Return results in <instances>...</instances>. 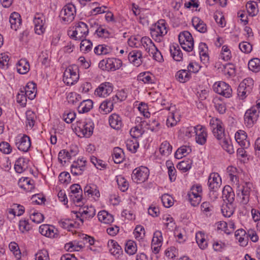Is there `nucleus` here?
I'll return each instance as SVG.
<instances>
[{
    "label": "nucleus",
    "mask_w": 260,
    "mask_h": 260,
    "mask_svg": "<svg viewBox=\"0 0 260 260\" xmlns=\"http://www.w3.org/2000/svg\"><path fill=\"white\" fill-rule=\"evenodd\" d=\"M78 67L76 65L71 66L64 72L63 81L68 85H72L77 82L79 75L78 73Z\"/></svg>",
    "instance_id": "nucleus-1"
},
{
    "label": "nucleus",
    "mask_w": 260,
    "mask_h": 260,
    "mask_svg": "<svg viewBox=\"0 0 260 260\" xmlns=\"http://www.w3.org/2000/svg\"><path fill=\"white\" fill-rule=\"evenodd\" d=\"M76 126L84 137L89 138L93 133L94 123L89 118L80 119L77 121Z\"/></svg>",
    "instance_id": "nucleus-2"
},
{
    "label": "nucleus",
    "mask_w": 260,
    "mask_h": 260,
    "mask_svg": "<svg viewBox=\"0 0 260 260\" xmlns=\"http://www.w3.org/2000/svg\"><path fill=\"white\" fill-rule=\"evenodd\" d=\"M76 8L72 4L65 5L60 12L59 17L61 22L69 23L73 21L76 14Z\"/></svg>",
    "instance_id": "nucleus-3"
},
{
    "label": "nucleus",
    "mask_w": 260,
    "mask_h": 260,
    "mask_svg": "<svg viewBox=\"0 0 260 260\" xmlns=\"http://www.w3.org/2000/svg\"><path fill=\"white\" fill-rule=\"evenodd\" d=\"M180 44L183 50L190 52L193 48V39L191 34L188 31L181 32L178 35Z\"/></svg>",
    "instance_id": "nucleus-4"
},
{
    "label": "nucleus",
    "mask_w": 260,
    "mask_h": 260,
    "mask_svg": "<svg viewBox=\"0 0 260 260\" xmlns=\"http://www.w3.org/2000/svg\"><path fill=\"white\" fill-rule=\"evenodd\" d=\"M150 30L152 37L155 40L159 41L160 37L164 36L168 32L165 20L164 19L158 20Z\"/></svg>",
    "instance_id": "nucleus-5"
},
{
    "label": "nucleus",
    "mask_w": 260,
    "mask_h": 260,
    "mask_svg": "<svg viewBox=\"0 0 260 260\" xmlns=\"http://www.w3.org/2000/svg\"><path fill=\"white\" fill-rule=\"evenodd\" d=\"M88 27L83 22H78L75 25V30L70 34L71 37L75 40H82L84 39L88 35Z\"/></svg>",
    "instance_id": "nucleus-6"
},
{
    "label": "nucleus",
    "mask_w": 260,
    "mask_h": 260,
    "mask_svg": "<svg viewBox=\"0 0 260 260\" xmlns=\"http://www.w3.org/2000/svg\"><path fill=\"white\" fill-rule=\"evenodd\" d=\"M212 133L215 138L220 141L225 138L224 128L222 122L217 118H212L210 121Z\"/></svg>",
    "instance_id": "nucleus-7"
},
{
    "label": "nucleus",
    "mask_w": 260,
    "mask_h": 260,
    "mask_svg": "<svg viewBox=\"0 0 260 260\" xmlns=\"http://www.w3.org/2000/svg\"><path fill=\"white\" fill-rule=\"evenodd\" d=\"M149 172L148 168L143 166L136 168L133 171L132 179L137 183L144 182L149 176Z\"/></svg>",
    "instance_id": "nucleus-8"
},
{
    "label": "nucleus",
    "mask_w": 260,
    "mask_h": 260,
    "mask_svg": "<svg viewBox=\"0 0 260 260\" xmlns=\"http://www.w3.org/2000/svg\"><path fill=\"white\" fill-rule=\"evenodd\" d=\"M258 111L253 108L246 110L244 116V124L248 128L252 127L256 122L259 117Z\"/></svg>",
    "instance_id": "nucleus-9"
},
{
    "label": "nucleus",
    "mask_w": 260,
    "mask_h": 260,
    "mask_svg": "<svg viewBox=\"0 0 260 260\" xmlns=\"http://www.w3.org/2000/svg\"><path fill=\"white\" fill-rule=\"evenodd\" d=\"M215 92L225 98H230L232 95V90L229 84L223 81L215 83L213 85Z\"/></svg>",
    "instance_id": "nucleus-10"
},
{
    "label": "nucleus",
    "mask_w": 260,
    "mask_h": 260,
    "mask_svg": "<svg viewBox=\"0 0 260 260\" xmlns=\"http://www.w3.org/2000/svg\"><path fill=\"white\" fill-rule=\"evenodd\" d=\"M95 209L93 206H85L76 212V217L83 223L84 219L88 220L92 218L95 215Z\"/></svg>",
    "instance_id": "nucleus-11"
},
{
    "label": "nucleus",
    "mask_w": 260,
    "mask_h": 260,
    "mask_svg": "<svg viewBox=\"0 0 260 260\" xmlns=\"http://www.w3.org/2000/svg\"><path fill=\"white\" fill-rule=\"evenodd\" d=\"M208 184L210 191H216L221 184V179L217 173H212L208 178Z\"/></svg>",
    "instance_id": "nucleus-12"
},
{
    "label": "nucleus",
    "mask_w": 260,
    "mask_h": 260,
    "mask_svg": "<svg viewBox=\"0 0 260 260\" xmlns=\"http://www.w3.org/2000/svg\"><path fill=\"white\" fill-rule=\"evenodd\" d=\"M45 21V17L42 14L37 13L35 15L34 23L35 32L38 35H42L45 31V28L44 26Z\"/></svg>",
    "instance_id": "nucleus-13"
},
{
    "label": "nucleus",
    "mask_w": 260,
    "mask_h": 260,
    "mask_svg": "<svg viewBox=\"0 0 260 260\" xmlns=\"http://www.w3.org/2000/svg\"><path fill=\"white\" fill-rule=\"evenodd\" d=\"M86 160L82 158L74 161L71 167V172L73 175L78 176L83 174L86 166Z\"/></svg>",
    "instance_id": "nucleus-14"
},
{
    "label": "nucleus",
    "mask_w": 260,
    "mask_h": 260,
    "mask_svg": "<svg viewBox=\"0 0 260 260\" xmlns=\"http://www.w3.org/2000/svg\"><path fill=\"white\" fill-rule=\"evenodd\" d=\"M113 86L109 82L102 83L95 90L94 94L100 97L105 98L113 91Z\"/></svg>",
    "instance_id": "nucleus-15"
},
{
    "label": "nucleus",
    "mask_w": 260,
    "mask_h": 260,
    "mask_svg": "<svg viewBox=\"0 0 260 260\" xmlns=\"http://www.w3.org/2000/svg\"><path fill=\"white\" fill-rule=\"evenodd\" d=\"M253 184L250 182H246L244 183L241 189V203L246 205L249 201L250 192L252 191Z\"/></svg>",
    "instance_id": "nucleus-16"
},
{
    "label": "nucleus",
    "mask_w": 260,
    "mask_h": 260,
    "mask_svg": "<svg viewBox=\"0 0 260 260\" xmlns=\"http://www.w3.org/2000/svg\"><path fill=\"white\" fill-rule=\"evenodd\" d=\"M16 145L20 151L27 152L31 145L29 137L26 135H24L21 138L18 137L16 139Z\"/></svg>",
    "instance_id": "nucleus-17"
},
{
    "label": "nucleus",
    "mask_w": 260,
    "mask_h": 260,
    "mask_svg": "<svg viewBox=\"0 0 260 260\" xmlns=\"http://www.w3.org/2000/svg\"><path fill=\"white\" fill-rule=\"evenodd\" d=\"M196 141L201 145H204L207 141V133L205 127L198 125V128L196 133Z\"/></svg>",
    "instance_id": "nucleus-18"
},
{
    "label": "nucleus",
    "mask_w": 260,
    "mask_h": 260,
    "mask_svg": "<svg viewBox=\"0 0 260 260\" xmlns=\"http://www.w3.org/2000/svg\"><path fill=\"white\" fill-rule=\"evenodd\" d=\"M128 60L134 66H140L142 63V52L139 50H133L128 54Z\"/></svg>",
    "instance_id": "nucleus-19"
},
{
    "label": "nucleus",
    "mask_w": 260,
    "mask_h": 260,
    "mask_svg": "<svg viewBox=\"0 0 260 260\" xmlns=\"http://www.w3.org/2000/svg\"><path fill=\"white\" fill-rule=\"evenodd\" d=\"M70 189L72 193L71 197L73 198V201L76 203H79L81 201L82 190L80 186L78 184H73L71 186Z\"/></svg>",
    "instance_id": "nucleus-20"
},
{
    "label": "nucleus",
    "mask_w": 260,
    "mask_h": 260,
    "mask_svg": "<svg viewBox=\"0 0 260 260\" xmlns=\"http://www.w3.org/2000/svg\"><path fill=\"white\" fill-rule=\"evenodd\" d=\"M246 133L243 131H239L235 134V140L241 146L247 148L250 145L248 140H247Z\"/></svg>",
    "instance_id": "nucleus-21"
},
{
    "label": "nucleus",
    "mask_w": 260,
    "mask_h": 260,
    "mask_svg": "<svg viewBox=\"0 0 260 260\" xmlns=\"http://www.w3.org/2000/svg\"><path fill=\"white\" fill-rule=\"evenodd\" d=\"M109 122L111 127L115 129H119L122 126L121 117L116 113H113L109 116Z\"/></svg>",
    "instance_id": "nucleus-22"
},
{
    "label": "nucleus",
    "mask_w": 260,
    "mask_h": 260,
    "mask_svg": "<svg viewBox=\"0 0 260 260\" xmlns=\"http://www.w3.org/2000/svg\"><path fill=\"white\" fill-rule=\"evenodd\" d=\"M20 91L21 93H24L29 99L32 100L36 96V85L32 82H28L24 88V91Z\"/></svg>",
    "instance_id": "nucleus-23"
},
{
    "label": "nucleus",
    "mask_w": 260,
    "mask_h": 260,
    "mask_svg": "<svg viewBox=\"0 0 260 260\" xmlns=\"http://www.w3.org/2000/svg\"><path fill=\"white\" fill-rule=\"evenodd\" d=\"M9 22L11 28L17 30L22 22L20 15L17 12L12 13L10 16Z\"/></svg>",
    "instance_id": "nucleus-24"
},
{
    "label": "nucleus",
    "mask_w": 260,
    "mask_h": 260,
    "mask_svg": "<svg viewBox=\"0 0 260 260\" xmlns=\"http://www.w3.org/2000/svg\"><path fill=\"white\" fill-rule=\"evenodd\" d=\"M141 43L145 48V50L150 55V52H153L154 50H156V47L148 37H142L141 39Z\"/></svg>",
    "instance_id": "nucleus-25"
},
{
    "label": "nucleus",
    "mask_w": 260,
    "mask_h": 260,
    "mask_svg": "<svg viewBox=\"0 0 260 260\" xmlns=\"http://www.w3.org/2000/svg\"><path fill=\"white\" fill-rule=\"evenodd\" d=\"M28 168V160L24 158H19L15 162L14 169L18 173H21Z\"/></svg>",
    "instance_id": "nucleus-26"
},
{
    "label": "nucleus",
    "mask_w": 260,
    "mask_h": 260,
    "mask_svg": "<svg viewBox=\"0 0 260 260\" xmlns=\"http://www.w3.org/2000/svg\"><path fill=\"white\" fill-rule=\"evenodd\" d=\"M222 198L227 202L233 203L235 200V194L233 189L229 185L225 186L222 190Z\"/></svg>",
    "instance_id": "nucleus-27"
},
{
    "label": "nucleus",
    "mask_w": 260,
    "mask_h": 260,
    "mask_svg": "<svg viewBox=\"0 0 260 260\" xmlns=\"http://www.w3.org/2000/svg\"><path fill=\"white\" fill-rule=\"evenodd\" d=\"M108 247L110 252L113 255L119 256L122 252L121 247L118 243L113 240H110L108 242Z\"/></svg>",
    "instance_id": "nucleus-28"
},
{
    "label": "nucleus",
    "mask_w": 260,
    "mask_h": 260,
    "mask_svg": "<svg viewBox=\"0 0 260 260\" xmlns=\"http://www.w3.org/2000/svg\"><path fill=\"white\" fill-rule=\"evenodd\" d=\"M122 61L118 58H109L107 59L108 71H114L119 69L122 66Z\"/></svg>",
    "instance_id": "nucleus-29"
},
{
    "label": "nucleus",
    "mask_w": 260,
    "mask_h": 260,
    "mask_svg": "<svg viewBox=\"0 0 260 260\" xmlns=\"http://www.w3.org/2000/svg\"><path fill=\"white\" fill-rule=\"evenodd\" d=\"M192 23L194 27L199 32L204 33L207 31L206 24L198 17L192 19Z\"/></svg>",
    "instance_id": "nucleus-30"
},
{
    "label": "nucleus",
    "mask_w": 260,
    "mask_h": 260,
    "mask_svg": "<svg viewBox=\"0 0 260 260\" xmlns=\"http://www.w3.org/2000/svg\"><path fill=\"white\" fill-rule=\"evenodd\" d=\"M221 210L224 216L230 217L234 212L235 206L233 203L226 202L225 204H223Z\"/></svg>",
    "instance_id": "nucleus-31"
},
{
    "label": "nucleus",
    "mask_w": 260,
    "mask_h": 260,
    "mask_svg": "<svg viewBox=\"0 0 260 260\" xmlns=\"http://www.w3.org/2000/svg\"><path fill=\"white\" fill-rule=\"evenodd\" d=\"M84 193L87 195H91L94 200H96L95 198H99L100 197V194L99 190L97 189V187L94 184H90L89 185H86L84 189Z\"/></svg>",
    "instance_id": "nucleus-32"
},
{
    "label": "nucleus",
    "mask_w": 260,
    "mask_h": 260,
    "mask_svg": "<svg viewBox=\"0 0 260 260\" xmlns=\"http://www.w3.org/2000/svg\"><path fill=\"white\" fill-rule=\"evenodd\" d=\"M93 107V102L91 100H87L80 103L78 107V111L80 113L89 112Z\"/></svg>",
    "instance_id": "nucleus-33"
},
{
    "label": "nucleus",
    "mask_w": 260,
    "mask_h": 260,
    "mask_svg": "<svg viewBox=\"0 0 260 260\" xmlns=\"http://www.w3.org/2000/svg\"><path fill=\"white\" fill-rule=\"evenodd\" d=\"M170 51L173 59L177 61L182 59V53L178 45H172L170 47Z\"/></svg>",
    "instance_id": "nucleus-34"
},
{
    "label": "nucleus",
    "mask_w": 260,
    "mask_h": 260,
    "mask_svg": "<svg viewBox=\"0 0 260 260\" xmlns=\"http://www.w3.org/2000/svg\"><path fill=\"white\" fill-rule=\"evenodd\" d=\"M17 70L20 74H25L29 70V64L25 59H21L17 64Z\"/></svg>",
    "instance_id": "nucleus-35"
},
{
    "label": "nucleus",
    "mask_w": 260,
    "mask_h": 260,
    "mask_svg": "<svg viewBox=\"0 0 260 260\" xmlns=\"http://www.w3.org/2000/svg\"><path fill=\"white\" fill-rule=\"evenodd\" d=\"M113 109L112 102L111 99L106 100L103 102L100 105L99 110L103 114H106L110 113Z\"/></svg>",
    "instance_id": "nucleus-36"
},
{
    "label": "nucleus",
    "mask_w": 260,
    "mask_h": 260,
    "mask_svg": "<svg viewBox=\"0 0 260 260\" xmlns=\"http://www.w3.org/2000/svg\"><path fill=\"white\" fill-rule=\"evenodd\" d=\"M138 80L145 84H152L154 83V77L149 72H143L138 75Z\"/></svg>",
    "instance_id": "nucleus-37"
},
{
    "label": "nucleus",
    "mask_w": 260,
    "mask_h": 260,
    "mask_svg": "<svg viewBox=\"0 0 260 260\" xmlns=\"http://www.w3.org/2000/svg\"><path fill=\"white\" fill-rule=\"evenodd\" d=\"M175 78L180 83H185L189 80L190 74L186 70H181L176 73Z\"/></svg>",
    "instance_id": "nucleus-38"
},
{
    "label": "nucleus",
    "mask_w": 260,
    "mask_h": 260,
    "mask_svg": "<svg viewBox=\"0 0 260 260\" xmlns=\"http://www.w3.org/2000/svg\"><path fill=\"white\" fill-rule=\"evenodd\" d=\"M250 88L244 86L243 84H240L237 89V94L241 100L245 99L251 92Z\"/></svg>",
    "instance_id": "nucleus-39"
},
{
    "label": "nucleus",
    "mask_w": 260,
    "mask_h": 260,
    "mask_svg": "<svg viewBox=\"0 0 260 260\" xmlns=\"http://www.w3.org/2000/svg\"><path fill=\"white\" fill-rule=\"evenodd\" d=\"M219 141L222 148L228 153L230 154L234 153L233 146L231 144V140H229V138L225 137Z\"/></svg>",
    "instance_id": "nucleus-40"
},
{
    "label": "nucleus",
    "mask_w": 260,
    "mask_h": 260,
    "mask_svg": "<svg viewBox=\"0 0 260 260\" xmlns=\"http://www.w3.org/2000/svg\"><path fill=\"white\" fill-rule=\"evenodd\" d=\"M113 159L115 163L120 164L123 159V152L119 147H115L113 151Z\"/></svg>",
    "instance_id": "nucleus-41"
},
{
    "label": "nucleus",
    "mask_w": 260,
    "mask_h": 260,
    "mask_svg": "<svg viewBox=\"0 0 260 260\" xmlns=\"http://www.w3.org/2000/svg\"><path fill=\"white\" fill-rule=\"evenodd\" d=\"M172 151V147L170 143L165 141L163 142L159 147V152L162 155L168 156Z\"/></svg>",
    "instance_id": "nucleus-42"
},
{
    "label": "nucleus",
    "mask_w": 260,
    "mask_h": 260,
    "mask_svg": "<svg viewBox=\"0 0 260 260\" xmlns=\"http://www.w3.org/2000/svg\"><path fill=\"white\" fill-rule=\"evenodd\" d=\"M191 149L189 146H183L179 148L175 153V157L177 159H180L190 153Z\"/></svg>",
    "instance_id": "nucleus-43"
},
{
    "label": "nucleus",
    "mask_w": 260,
    "mask_h": 260,
    "mask_svg": "<svg viewBox=\"0 0 260 260\" xmlns=\"http://www.w3.org/2000/svg\"><path fill=\"white\" fill-rule=\"evenodd\" d=\"M26 126L31 128L35 125V119L36 118V114L32 111H27L26 112Z\"/></svg>",
    "instance_id": "nucleus-44"
},
{
    "label": "nucleus",
    "mask_w": 260,
    "mask_h": 260,
    "mask_svg": "<svg viewBox=\"0 0 260 260\" xmlns=\"http://www.w3.org/2000/svg\"><path fill=\"white\" fill-rule=\"evenodd\" d=\"M248 65L249 69L254 72L260 71V59L259 58H255L251 59Z\"/></svg>",
    "instance_id": "nucleus-45"
},
{
    "label": "nucleus",
    "mask_w": 260,
    "mask_h": 260,
    "mask_svg": "<svg viewBox=\"0 0 260 260\" xmlns=\"http://www.w3.org/2000/svg\"><path fill=\"white\" fill-rule=\"evenodd\" d=\"M137 250V244L134 241L129 240L126 242L125 251L127 254L133 255L136 252Z\"/></svg>",
    "instance_id": "nucleus-46"
},
{
    "label": "nucleus",
    "mask_w": 260,
    "mask_h": 260,
    "mask_svg": "<svg viewBox=\"0 0 260 260\" xmlns=\"http://www.w3.org/2000/svg\"><path fill=\"white\" fill-rule=\"evenodd\" d=\"M257 4L255 2H249L247 3L246 7L248 13L251 16H255L258 12Z\"/></svg>",
    "instance_id": "nucleus-47"
},
{
    "label": "nucleus",
    "mask_w": 260,
    "mask_h": 260,
    "mask_svg": "<svg viewBox=\"0 0 260 260\" xmlns=\"http://www.w3.org/2000/svg\"><path fill=\"white\" fill-rule=\"evenodd\" d=\"M116 181L119 188L121 191H125L127 190L128 183L123 176L121 175L117 176Z\"/></svg>",
    "instance_id": "nucleus-48"
},
{
    "label": "nucleus",
    "mask_w": 260,
    "mask_h": 260,
    "mask_svg": "<svg viewBox=\"0 0 260 260\" xmlns=\"http://www.w3.org/2000/svg\"><path fill=\"white\" fill-rule=\"evenodd\" d=\"M143 124H144L145 121H141ZM146 128L149 129L152 132H157L159 129V123L155 119L149 120L148 122H146Z\"/></svg>",
    "instance_id": "nucleus-49"
},
{
    "label": "nucleus",
    "mask_w": 260,
    "mask_h": 260,
    "mask_svg": "<svg viewBox=\"0 0 260 260\" xmlns=\"http://www.w3.org/2000/svg\"><path fill=\"white\" fill-rule=\"evenodd\" d=\"M81 40V42L80 46V50L84 53H87L90 51L92 46V43L89 40H84V39Z\"/></svg>",
    "instance_id": "nucleus-50"
},
{
    "label": "nucleus",
    "mask_w": 260,
    "mask_h": 260,
    "mask_svg": "<svg viewBox=\"0 0 260 260\" xmlns=\"http://www.w3.org/2000/svg\"><path fill=\"white\" fill-rule=\"evenodd\" d=\"M166 166L168 169V174L171 181H174L176 179V169L173 164L169 161L166 162Z\"/></svg>",
    "instance_id": "nucleus-51"
},
{
    "label": "nucleus",
    "mask_w": 260,
    "mask_h": 260,
    "mask_svg": "<svg viewBox=\"0 0 260 260\" xmlns=\"http://www.w3.org/2000/svg\"><path fill=\"white\" fill-rule=\"evenodd\" d=\"M10 58L5 53L0 54V68L8 69L9 66Z\"/></svg>",
    "instance_id": "nucleus-52"
},
{
    "label": "nucleus",
    "mask_w": 260,
    "mask_h": 260,
    "mask_svg": "<svg viewBox=\"0 0 260 260\" xmlns=\"http://www.w3.org/2000/svg\"><path fill=\"white\" fill-rule=\"evenodd\" d=\"M187 196L188 197V200L192 206L196 207L200 204L201 201V196H198L194 193L187 194Z\"/></svg>",
    "instance_id": "nucleus-53"
},
{
    "label": "nucleus",
    "mask_w": 260,
    "mask_h": 260,
    "mask_svg": "<svg viewBox=\"0 0 260 260\" xmlns=\"http://www.w3.org/2000/svg\"><path fill=\"white\" fill-rule=\"evenodd\" d=\"M76 114L74 112L66 111L62 115V119L67 123H71L75 119Z\"/></svg>",
    "instance_id": "nucleus-54"
},
{
    "label": "nucleus",
    "mask_w": 260,
    "mask_h": 260,
    "mask_svg": "<svg viewBox=\"0 0 260 260\" xmlns=\"http://www.w3.org/2000/svg\"><path fill=\"white\" fill-rule=\"evenodd\" d=\"M161 201L164 206L167 208L171 207L174 204L173 198L168 194H164L162 196Z\"/></svg>",
    "instance_id": "nucleus-55"
},
{
    "label": "nucleus",
    "mask_w": 260,
    "mask_h": 260,
    "mask_svg": "<svg viewBox=\"0 0 260 260\" xmlns=\"http://www.w3.org/2000/svg\"><path fill=\"white\" fill-rule=\"evenodd\" d=\"M134 234L136 239H142L144 237L145 234L144 227L141 225H137Z\"/></svg>",
    "instance_id": "nucleus-56"
},
{
    "label": "nucleus",
    "mask_w": 260,
    "mask_h": 260,
    "mask_svg": "<svg viewBox=\"0 0 260 260\" xmlns=\"http://www.w3.org/2000/svg\"><path fill=\"white\" fill-rule=\"evenodd\" d=\"M110 49L103 45H99L94 48V52L97 55L107 54L109 52Z\"/></svg>",
    "instance_id": "nucleus-57"
},
{
    "label": "nucleus",
    "mask_w": 260,
    "mask_h": 260,
    "mask_svg": "<svg viewBox=\"0 0 260 260\" xmlns=\"http://www.w3.org/2000/svg\"><path fill=\"white\" fill-rule=\"evenodd\" d=\"M208 48L205 43H201L199 45V50H200V55L201 58L205 60L206 59H208V55L207 53Z\"/></svg>",
    "instance_id": "nucleus-58"
},
{
    "label": "nucleus",
    "mask_w": 260,
    "mask_h": 260,
    "mask_svg": "<svg viewBox=\"0 0 260 260\" xmlns=\"http://www.w3.org/2000/svg\"><path fill=\"white\" fill-rule=\"evenodd\" d=\"M35 260H50L48 251L46 250L39 251L35 255Z\"/></svg>",
    "instance_id": "nucleus-59"
},
{
    "label": "nucleus",
    "mask_w": 260,
    "mask_h": 260,
    "mask_svg": "<svg viewBox=\"0 0 260 260\" xmlns=\"http://www.w3.org/2000/svg\"><path fill=\"white\" fill-rule=\"evenodd\" d=\"M239 48L241 51L245 53H250L252 49V45L247 42H243L239 45Z\"/></svg>",
    "instance_id": "nucleus-60"
},
{
    "label": "nucleus",
    "mask_w": 260,
    "mask_h": 260,
    "mask_svg": "<svg viewBox=\"0 0 260 260\" xmlns=\"http://www.w3.org/2000/svg\"><path fill=\"white\" fill-rule=\"evenodd\" d=\"M30 218L35 223H40L43 221L44 216L39 212H33L30 215Z\"/></svg>",
    "instance_id": "nucleus-61"
},
{
    "label": "nucleus",
    "mask_w": 260,
    "mask_h": 260,
    "mask_svg": "<svg viewBox=\"0 0 260 260\" xmlns=\"http://www.w3.org/2000/svg\"><path fill=\"white\" fill-rule=\"evenodd\" d=\"M220 57L222 59L225 61H228L231 58V51L227 46H223Z\"/></svg>",
    "instance_id": "nucleus-62"
},
{
    "label": "nucleus",
    "mask_w": 260,
    "mask_h": 260,
    "mask_svg": "<svg viewBox=\"0 0 260 260\" xmlns=\"http://www.w3.org/2000/svg\"><path fill=\"white\" fill-rule=\"evenodd\" d=\"M223 71L224 74L228 75L229 76H233L235 74L234 66L231 63H227L224 66Z\"/></svg>",
    "instance_id": "nucleus-63"
},
{
    "label": "nucleus",
    "mask_w": 260,
    "mask_h": 260,
    "mask_svg": "<svg viewBox=\"0 0 260 260\" xmlns=\"http://www.w3.org/2000/svg\"><path fill=\"white\" fill-rule=\"evenodd\" d=\"M178 167L179 170L186 172L190 169L191 167V161H182L180 162L178 165Z\"/></svg>",
    "instance_id": "nucleus-64"
}]
</instances>
